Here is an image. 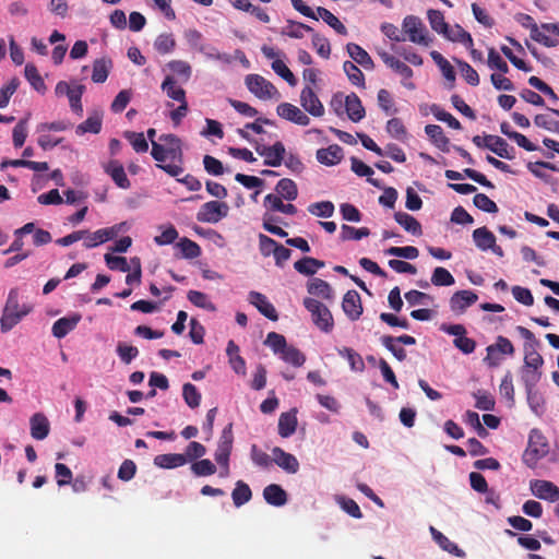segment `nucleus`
<instances>
[{
  "label": "nucleus",
  "mask_w": 559,
  "mask_h": 559,
  "mask_svg": "<svg viewBox=\"0 0 559 559\" xmlns=\"http://www.w3.org/2000/svg\"><path fill=\"white\" fill-rule=\"evenodd\" d=\"M444 176L449 180H462L465 176L485 188H495L493 183L489 181L485 175L472 168H465L462 173L448 169L445 170Z\"/></svg>",
  "instance_id": "a211bd4d"
},
{
  "label": "nucleus",
  "mask_w": 559,
  "mask_h": 559,
  "mask_svg": "<svg viewBox=\"0 0 559 559\" xmlns=\"http://www.w3.org/2000/svg\"><path fill=\"white\" fill-rule=\"evenodd\" d=\"M341 229L342 240H360L361 238L368 237L370 235V229L367 227L355 228L344 224L342 225Z\"/></svg>",
  "instance_id": "6e6d98bb"
},
{
  "label": "nucleus",
  "mask_w": 559,
  "mask_h": 559,
  "mask_svg": "<svg viewBox=\"0 0 559 559\" xmlns=\"http://www.w3.org/2000/svg\"><path fill=\"white\" fill-rule=\"evenodd\" d=\"M102 124H103L102 116L98 114H94V115L87 117V119L85 121H83L82 123H80L76 127V133L84 134V133L90 132V133L97 134L102 130Z\"/></svg>",
  "instance_id": "de8ad7c7"
},
{
  "label": "nucleus",
  "mask_w": 559,
  "mask_h": 559,
  "mask_svg": "<svg viewBox=\"0 0 559 559\" xmlns=\"http://www.w3.org/2000/svg\"><path fill=\"white\" fill-rule=\"evenodd\" d=\"M182 396L187 405L191 408H195L200 405L201 394L197 386L192 383H185L182 386Z\"/></svg>",
  "instance_id": "052dcab7"
},
{
  "label": "nucleus",
  "mask_w": 559,
  "mask_h": 559,
  "mask_svg": "<svg viewBox=\"0 0 559 559\" xmlns=\"http://www.w3.org/2000/svg\"><path fill=\"white\" fill-rule=\"evenodd\" d=\"M160 88L163 92L166 93V95L169 98L178 103H183L185 100H187L186 91L177 85L176 80L171 75H167L165 78L160 85Z\"/></svg>",
  "instance_id": "c9c22d12"
},
{
  "label": "nucleus",
  "mask_w": 559,
  "mask_h": 559,
  "mask_svg": "<svg viewBox=\"0 0 559 559\" xmlns=\"http://www.w3.org/2000/svg\"><path fill=\"white\" fill-rule=\"evenodd\" d=\"M540 378H542V371L539 369L524 368L523 374H522V380L525 385L528 401L532 400L533 389L539 382Z\"/></svg>",
  "instance_id": "a18cd8bd"
},
{
  "label": "nucleus",
  "mask_w": 559,
  "mask_h": 559,
  "mask_svg": "<svg viewBox=\"0 0 559 559\" xmlns=\"http://www.w3.org/2000/svg\"><path fill=\"white\" fill-rule=\"evenodd\" d=\"M276 195L287 201H294L298 197V188L294 180L289 178L281 179L275 186Z\"/></svg>",
  "instance_id": "a19ab883"
},
{
  "label": "nucleus",
  "mask_w": 559,
  "mask_h": 559,
  "mask_svg": "<svg viewBox=\"0 0 559 559\" xmlns=\"http://www.w3.org/2000/svg\"><path fill=\"white\" fill-rule=\"evenodd\" d=\"M191 471L195 476H211L216 473V466L209 459H203L192 463Z\"/></svg>",
  "instance_id": "0e129e2a"
},
{
  "label": "nucleus",
  "mask_w": 559,
  "mask_h": 559,
  "mask_svg": "<svg viewBox=\"0 0 559 559\" xmlns=\"http://www.w3.org/2000/svg\"><path fill=\"white\" fill-rule=\"evenodd\" d=\"M485 147H487L501 158H514V155L512 154L514 152V148L511 147L504 139L498 135H485Z\"/></svg>",
  "instance_id": "f3484780"
},
{
  "label": "nucleus",
  "mask_w": 559,
  "mask_h": 559,
  "mask_svg": "<svg viewBox=\"0 0 559 559\" xmlns=\"http://www.w3.org/2000/svg\"><path fill=\"white\" fill-rule=\"evenodd\" d=\"M473 240L478 249L487 251L495 246L496 236L487 227H479L473 231Z\"/></svg>",
  "instance_id": "e433bc0d"
},
{
  "label": "nucleus",
  "mask_w": 559,
  "mask_h": 559,
  "mask_svg": "<svg viewBox=\"0 0 559 559\" xmlns=\"http://www.w3.org/2000/svg\"><path fill=\"white\" fill-rule=\"evenodd\" d=\"M31 436L36 440H44L48 437L50 425L47 417L43 413H35L31 419Z\"/></svg>",
  "instance_id": "393cba45"
},
{
  "label": "nucleus",
  "mask_w": 559,
  "mask_h": 559,
  "mask_svg": "<svg viewBox=\"0 0 559 559\" xmlns=\"http://www.w3.org/2000/svg\"><path fill=\"white\" fill-rule=\"evenodd\" d=\"M425 132L430 141L442 152L448 153L450 151V140L445 136L442 128L438 124H427Z\"/></svg>",
  "instance_id": "cd10ccee"
},
{
  "label": "nucleus",
  "mask_w": 559,
  "mask_h": 559,
  "mask_svg": "<svg viewBox=\"0 0 559 559\" xmlns=\"http://www.w3.org/2000/svg\"><path fill=\"white\" fill-rule=\"evenodd\" d=\"M306 32L313 33V28L301 22L288 20L286 26L282 28L281 34L290 38H302Z\"/></svg>",
  "instance_id": "37998d69"
},
{
  "label": "nucleus",
  "mask_w": 559,
  "mask_h": 559,
  "mask_svg": "<svg viewBox=\"0 0 559 559\" xmlns=\"http://www.w3.org/2000/svg\"><path fill=\"white\" fill-rule=\"evenodd\" d=\"M478 299V296L472 290H459L453 294L450 299V307L452 311L463 312L469 306L475 304Z\"/></svg>",
  "instance_id": "aec40b11"
},
{
  "label": "nucleus",
  "mask_w": 559,
  "mask_h": 559,
  "mask_svg": "<svg viewBox=\"0 0 559 559\" xmlns=\"http://www.w3.org/2000/svg\"><path fill=\"white\" fill-rule=\"evenodd\" d=\"M272 69L277 75H280L282 79H284L290 86H295L297 84L296 76L282 60H280V59L273 60Z\"/></svg>",
  "instance_id": "774afa93"
},
{
  "label": "nucleus",
  "mask_w": 559,
  "mask_h": 559,
  "mask_svg": "<svg viewBox=\"0 0 559 559\" xmlns=\"http://www.w3.org/2000/svg\"><path fill=\"white\" fill-rule=\"evenodd\" d=\"M276 114L281 118L298 126L306 127L310 123V118L300 108L290 103H281L276 107Z\"/></svg>",
  "instance_id": "f8f14e48"
},
{
  "label": "nucleus",
  "mask_w": 559,
  "mask_h": 559,
  "mask_svg": "<svg viewBox=\"0 0 559 559\" xmlns=\"http://www.w3.org/2000/svg\"><path fill=\"white\" fill-rule=\"evenodd\" d=\"M549 453V444L547 438L538 429H532L528 435L527 447L522 455L523 463L535 468L538 462Z\"/></svg>",
  "instance_id": "7ed1b4c3"
},
{
  "label": "nucleus",
  "mask_w": 559,
  "mask_h": 559,
  "mask_svg": "<svg viewBox=\"0 0 559 559\" xmlns=\"http://www.w3.org/2000/svg\"><path fill=\"white\" fill-rule=\"evenodd\" d=\"M126 139L130 142L136 153H145L148 150V143L142 132H126Z\"/></svg>",
  "instance_id": "69168bd1"
},
{
  "label": "nucleus",
  "mask_w": 559,
  "mask_h": 559,
  "mask_svg": "<svg viewBox=\"0 0 559 559\" xmlns=\"http://www.w3.org/2000/svg\"><path fill=\"white\" fill-rule=\"evenodd\" d=\"M280 356L285 362L294 367H301L306 361L305 354L293 345H288Z\"/></svg>",
  "instance_id": "8fccbe9b"
},
{
  "label": "nucleus",
  "mask_w": 559,
  "mask_h": 559,
  "mask_svg": "<svg viewBox=\"0 0 559 559\" xmlns=\"http://www.w3.org/2000/svg\"><path fill=\"white\" fill-rule=\"evenodd\" d=\"M343 70L353 85L365 87V75L354 62L345 61L343 63Z\"/></svg>",
  "instance_id": "3c124183"
},
{
  "label": "nucleus",
  "mask_w": 559,
  "mask_h": 559,
  "mask_svg": "<svg viewBox=\"0 0 559 559\" xmlns=\"http://www.w3.org/2000/svg\"><path fill=\"white\" fill-rule=\"evenodd\" d=\"M316 157L319 163L326 166H334L343 159V148L337 144H332L325 148H319Z\"/></svg>",
  "instance_id": "4be33fe9"
},
{
  "label": "nucleus",
  "mask_w": 559,
  "mask_h": 559,
  "mask_svg": "<svg viewBox=\"0 0 559 559\" xmlns=\"http://www.w3.org/2000/svg\"><path fill=\"white\" fill-rule=\"evenodd\" d=\"M119 230H120V228L118 226L102 228L94 233H90L88 230H85V237L82 239L83 246L86 249L97 247L102 243H105L108 240H111L114 237L117 236Z\"/></svg>",
  "instance_id": "ddd939ff"
},
{
  "label": "nucleus",
  "mask_w": 559,
  "mask_h": 559,
  "mask_svg": "<svg viewBox=\"0 0 559 559\" xmlns=\"http://www.w3.org/2000/svg\"><path fill=\"white\" fill-rule=\"evenodd\" d=\"M342 308L348 319L352 321L358 320L362 314L360 295L354 289L348 290L343 297Z\"/></svg>",
  "instance_id": "2eb2a0df"
},
{
  "label": "nucleus",
  "mask_w": 559,
  "mask_h": 559,
  "mask_svg": "<svg viewBox=\"0 0 559 559\" xmlns=\"http://www.w3.org/2000/svg\"><path fill=\"white\" fill-rule=\"evenodd\" d=\"M246 85L260 99H271L280 96L276 87L259 74H248L246 76Z\"/></svg>",
  "instance_id": "0eeeda50"
},
{
  "label": "nucleus",
  "mask_w": 559,
  "mask_h": 559,
  "mask_svg": "<svg viewBox=\"0 0 559 559\" xmlns=\"http://www.w3.org/2000/svg\"><path fill=\"white\" fill-rule=\"evenodd\" d=\"M379 56L386 67L391 68L404 79H411L413 76V70L406 63L396 59L394 56L386 51H380Z\"/></svg>",
  "instance_id": "c85d7f7f"
},
{
  "label": "nucleus",
  "mask_w": 559,
  "mask_h": 559,
  "mask_svg": "<svg viewBox=\"0 0 559 559\" xmlns=\"http://www.w3.org/2000/svg\"><path fill=\"white\" fill-rule=\"evenodd\" d=\"M263 498L274 507H282L287 502L286 491L276 484H271L263 489Z\"/></svg>",
  "instance_id": "c756f323"
},
{
  "label": "nucleus",
  "mask_w": 559,
  "mask_h": 559,
  "mask_svg": "<svg viewBox=\"0 0 559 559\" xmlns=\"http://www.w3.org/2000/svg\"><path fill=\"white\" fill-rule=\"evenodd\" d=\"M176 47L173 34H160L154 41V48L162 55L171 52Z\"/></svg>",
  "instance_id": "13d9d810"
},
{
  "label": "nucleus",
  "mask_w": 559,
  "mask_h": 559,
  "mask_svg": "<svg viewBox=\"0 0 559 559\" xmlns=\"http://www.w3.org/2000/svg\"><path fill=\"white\" fill-rule=\"evenodd\" d=\"M427 17L429 21V24L431 28L439 33V34H445L448 31L449 24L444 21V15L439 10L430 9L427 12Z\"/></svg>",
  "instance_id": "603ef678"
},
{
  "label": "nucleus",
  "mask_w": 559,
  "mask_h": 559,
  "mask_svg": "<svg viewBox=\"0 0 559 559\" xmlns=\"http://www.w3.org/2000/svg\"><path fill=\"white\" fill-rule=\"evenodd\" d=\"M395 222L401 225L407 233H411L414 236H421L423 228L420 223L411 214L405 212H395L394 213Z\"/></svg>",
  "instance_id": "473e14b6"
},
{
  "label": "nucleus",
  "mask_w": 559,
  "mask_h": 559,
  "mask_svg": "<svg viewBox=\"0 0 559 559\" xmlns=\"http://www.w3.org/2000/svg\"><path fill=\"white\" fill-rule=\"evenodd\" d=\"M403 31L408 35V39L412 43L429 46L431 39L428 36V32L421 20L414 15H407L403 21Z\"/></svg>",
  "instance_id": "423d86ee"
},
{
  "label": "nucleus",
  "mask_w": 559,
  "mask_h": 559,
  "mask_svg": "<svg viewBox=\"0 0 559 559\" xmlns=\"http://www.w3.org/2000/svg\"><path fill=\"white\" fill-rule=\"evenodd\" d=\"M250 457L252 462L262 468H270L273 464V459L264 451L252 444L250 449Z\"/></svg>",
  "instance_id": "4d7b16f0"
},
{
  "label": "nucleus",
  "mask_w": 559,
  "mask_h": 559,
  "mask_svg": "<svg viewBox=\"0 0 559 559\" xmlns=\"http://www.w3.org/2000/svg\"><path fill=\"white\" fill-rule=\"evenodd\" d=\"M152 157L158 162L156 166L171 177H178L183 173V152L182 150H167L162 143L152 140Z\"/></svg>",
  "instance_id": "f257e3e1"
},
{
  "label": "nucleus",
  "mask_w": 559,
  "mask_h": 559,
  "mask_svg": "<svg viewBox=\"0 0 559 559\" xmlns=\"http://www.w3.org/2000/svg\"><path fill=\"white\" fill-rule=\"evenodd\" d=\"M33 310L31 305L19 302V289L12 288L9 292L8 299L0 319L1 332L7 333L12 330L25 316Z\"/></svg>",
  "instance_id": "f03ea898"
},
{
  "label": "nucleus",
  "mask_w": 559,
  "mask_h": 559,
  "mask_svg": "<svg viewBox=\"0 0 559 559\" xmlns=\"http://www.w3.org/2000/svg\"><path fill=\"white\" fill-rule=\"evenodd\" d=\"M252 498V491L247 483L243 480H238L235 484V488L231 491V499L234 506L236 508H240L241 506L249 502Z\"/></svg>",
  "instance_id": "4c0bfd02"
},
{
  "label": "nucleus",
  "mask_w": 559,
  "mask_h": 559,
  "mask_svg": "<svg viewBox=\"0 0 559 559\" xmlns=\"http://www.w3.org/2000/svg\"><path fill=\"white\" fill-rule=\"evenodd\" d=\"M533 495L550 502L559 501V487L549 480L534 479L530 483Z\"/></svg>",
  "instance_id": "9b49d317"
},
{
  "label": "nucleus",
  "mask_w": 559,
  "mask_h": 559,
  "mask_svg": "<svg viewBox=\"0 0 559 559\" xmlns=\"http://www.w3.org/2000/svg\"><path fill=\"white\" fill-rule=\"evenodd\" d=\"M188 300L198 308L205 309L211 312L216 311V306L209 299L207 295L199 290H189Z\"/></svg>",
  "instance_id": "49530a36"
},
{
  "label": "nucleus",
  "mask_w": 559,
  "mask_h": 559,
  "mask_svg": "<svg viewBox=\"0 0 559 559\" xmlns=\"http://www.w3.org/2000/svg\"><path fill=\"white\" fill-rule=\"evenodd\" d=\"M81 321V314L74 313L71 317H62L52 324V335L57 338H63L73 331Z\"/></svg>",
  "instance_id": "412c9836"
},
{
  "label": "nucleus",
  "mask_w": 559,
  "mask_h": 559,
  "mask_svg": "<svg viewBox=\"0 0 559 559\" xmlns=\"http://www.w3.org/2000/svg\"><path fill=\"white\" fill-rule=\"evenodd\" d=\"M273 463L289 474H296L299 471V462L295 455L285 452L282 448L272 449Z\"/></svg>",
  "instance_id": "dca6fc26"
},
{
  "label": "nucleus",
  "mask_w": 559,
  "mask_h": 559,
  "mask_svg": "<svg viewBox=\"0 0 559 559\" xmlns=\"http://www.w3.org/2000/svg\"><path fill=\"white\" fill-rule=\"evenodd\" d=\"M344 105L346 114L353 122H358L365 118V108L360 98L355 93H352L345 97Z\"/></svg>",
  "instance_id": "a878e982"
},
{
  "label": "nucleus",
  "mask_w": 559,
  "mask_h": 559,
  "mask_svg": "<svg viewBox=\"0 0 559 559\" xmlns=\"http://www.w3.org/2000/svg\"><path fill=\"white\" fill-rule=\"evenodd\" d=\"M112 68V61L110 58H99L93 62L92 81L94 83H104Z\"/></svg>",
  "instance_id": "f704fd0d"
},
{
  "label": "nucleus",
  "mask_w": 559,
  "mask_h": 559,
  "mask_svg": "<svg viewBox=\"0 0 559 559\" xmlns=\"http://www.w3.org/2000/svg\"><path fill=\"white\" fill-rule=\"evenodd\" d=\"M297 425V409L293 408L289 412L282 413L278 418V435L282 438L290 437L295 433Z\"/></svg>",
  "instance_id": "b1692460"
},
{
  "label": "nucleus",
  "mask_w": 559,
  "mask_h": 559,
  "mask_svg": "<svg viewBox=\"0 0 559 559\" xmlns=\"http://www.w3.org/2000/svg\"><path fill=\"white\" fill-rule=\"evenodd\" d=\"M430 56L433 59V61L438 64V67L440 68L443 76L448 81L454 83L455 72H454V69L451 66V63L440 52H438L436 50L431 51Z\"/></svg>",
  "instance_id": "864d4df0"
},
{
  "label": "nucleus",
  "mask_w": 559,
  "mask_h": 559,
  "mask_svg": "<svg viewBox=\"0 0 559 559\" xmlns=\"http://www.w3.org/2000/svg\"><path fill=\"white\" fill-rule=\"evenodd\" d=\"M318 20L322 19L329 26H331L337 34L347 35L346 26L328 9L317 8Z\"/></svg>",
  "instance_id": "79ce46f5"
},
{
  "label": "nucleus",
  "mask_w": 559,
  "mask_h": 559,
  "mask_svg": "<svg viewBox=\"0 0 559 559\" xmlns=\"http://www.w3.org/2000/svg\"><path fill=\"white\" fill-rule=\"evenodd\" d=\"M249 300L267 319L272 321H276L278 319L276 309L263 294L259 292H250Z\"/></svg>",
  "instance_id": "6ab92c4d"
},
{
  "label": "nucleus",
  "mask_w": 559,
  "mask_h": 559,
  "mask_svg": "<svg viewBox=\"0 0 559 559\" xmlns=\"http://www.w3.org/2000/svg\"><path fill=\"white\" fill-rule=\"evenodd\" d=\"M228 211L229 207L225 202L209 201L200 207L197 219L202 223L216 224L228 215Z\"/></svg>",
  "instance_id": "6e6552de"
},
{
  "label": "nucleus",
  "mask_w": 559,
  "mask_h": 559,
  "mask_svg": "<svg viewBox=\"0 0 559 559\" xmlns=\"http://www.w3.org/2000/svg\"><path fill=\"white\" fill-rule=\"evenodd\" d=\"M187 463V456L181 453L159 454L154 457V464L160 468H176Z\"/></svg>",
  "instance_id": "7c9ffc66"
},
{
  "label": "nucleus",
  "mask_w": 559,
  "mask_h": 559,
  "mask_svg": "<svg viewBox=\"0 0 559 559\" xmlns=\"http://www.w3.org/2000/svg\"><path fill=\"white\" fill-rule=\"evenodd\" d=\"M300 105L313 117H322L324 115V106L313 91V87L306 85L300 93Z\"/></svg>",
  "instance_id": "9d476101"
},
{
  "label": "nucleus",
  "mask_w": 559,
  "mask_h": 559,
  "mask_svg": "<svg viewBox=\"0 0 559 559\" xmlns=\"http://www.w3.org/2000/svg\"><path fill=\"white\" fill-rule=\"evenodd\" d=\"M397 340L394 336L391 335H384L381 337V344L393 354V356L400 360L403 361L406 359V350L401 347L396 346Z\"/></svg>",
  "instance_id": "680f3d73"
},
{
  "label": "nucleus",
  "mask_w": 559,
  "mask_h": 559,
  "mask_svg": "<svg viewBox=\"0 0 559 559\" xmlns=\"http://www.w3.org/2000/svg\"><path fill=\"white\" fill-rule=\"evenodd\" d=\"M430 533L433 540L445 551L453 554L457 557H463L464 551L453 542H451L445 535L439 532L433 526H430Z\"/></svg>",
  "instance_id": "58836bf2"
},
{
  "label": "nucleus",
  "mask_w": 559,
  "mask_h": 559,
  "mask_svg": "<svg viewBox=\"0 0 559 559\" xmlns=\"http://www.w3.org/2000/svg\"><path fill=\"white\" fill-rule=\"evenodd\" d=\"M176 247L180 250L181 257L185 259H195L201 255V248L191 239L183 237L177 243Z\"/></svg>",
  "instance_id": "c03bdc74"
},
{
  "label": "nucleus",
  "mask_w": 559,
  "mask_h": 559,
  "mask_svg": "<svg viewBox=\"0 0 559 559\" xmlns=\"http://www.w3.org/2000/svg\"><path fill=\"white\" fill-rule=\"evenodd\" d=\"M307 292L309 295L320 297L325 300L334 299V292L331 285L319 277H313L307 283Z\"/></svg>",
  "instance_id": "5701e85b"
},
{
  "label": "nucleus",
  "mask_w": 559,
  "mask_h": 559,
  "mask_svg": "<svg viewBox=\"0 0 559 559\" xmlns=\"http://www.w3.org/2000/svg\"><path fill=\"white\" fill-rule=\"evenodd\" d=\"M103 168L118 188L127 190L131 187V182L127 177L123 165L118 159H110L108 163L103 165Z\"/></svg>",
  "instance_id": "4468645a"
},
{
  "label": "nucleus",
  "mask_w": 559,
  "mask_h": 559,
  "mask_svg": "<svg viewBox=\"0 0 559 559\" xmlns=\"http://www.w3.org/2000/svg\"><path fill=\"white\" fill-rule=\"evenodd\" d=\"M24 74L26 80L34 87V90L41 93L46 91L45 82L34 63H27L25 66Z\"/></svg>",
  "instance_id": "09e8293b"
},
{
  "label": "nucleus",
  "mask_w": 559,
  "mask_h": 559,
  "mask_svg": "<svg viewBox=\"0 0 559 559\" xmlns=\"http://www.w3.org/2000/svg\"><path fill=\"white\" fill-rule=\"evenodd\" d=\"M431 112L437 120L445 122L450 128L454 130H460L462 128L461 122L440 106L432 105Z\"/></svg>",
  "instance_id": "5fc2aeb1"
},
{
  "label": "nucleus",
  "mask_w": 559,
  "mask_h": 559,
  "mask_svg": "<svg viewBox=\"0 0 559 559\" xmlns=\"http://www.w3.org/2000/svg\"><path fill=\"white\" fill-rule=\"evenodd\" d=\"M254 148L260 156L264 157L263 164L270 167L281 166L286 154L285 146L281 141H277L270 146L257 143Z\"/></svg>",
  "instance_id": "1a4fd4ad"
},
{
  "label": "nucleus",
  "mask_w": 559,
  "mask_h": 559,
  "mask_svg": "<svg viewBox=\"0 0 559 559\" xmlns=\"http://www.w3.org/2000/svg\"><path fill=\"white\" fill-rule=\"evenodd\" d=\"M304 307L310 312L312 323L322 332L330 333L334 329V319L330 309L318 299L306 297Z\"/></svg>",
  "instance_id": "20e7f679"
},
{
  "label": "nucleus",
  "mask_w": 559,
  "mask_h": 559,
  "mask_svg": "<svg viewBox=\"0 0 559 559\" xmlns=\"http://www.w3.org/2000/svg\"><path fill=\"white\" fill-rule=\"evenodd\" d=\"M337 353L341 357L345 358L352 371L354 372H362L366 368L364 359L360 354L354 350L350 347H342L337 349Z\"/></svg>",
  "instance_id": "ea45409f"
},
{
  "label": "nucleus",
  "mask_w": 559,
  "mask_h": 559,
  "mask_svg": "<svg viewBox=\"0 0 559 559\" xmlns=\"http://www.w3.org/2000/svg\"><path fill=\"white\" fill-rule=\"evenodd\" d=\"M519 334L525 340L524 343V368L540 369L544 359L538 353L540 342L535 337L534 333L524 326H516Z\"/></svg>",
  "instance_id": "39448f33"
},
{
  "label": "nucleus",
  "mask_w": 559,
  "mask_h": 559,
  "mask_svg": "<svg viewBox=\"0 0 559 559\" xmlns=\"http://www.w3.org/2000/svg\"><path fill=\"white\" fill-rule=\"evenodd\" d=\"M453 275L444 267L438 266L433 270L431 283L436 286H451L454 284Z\"/></svg>",
  "instance_id": "e2e57ef3"
},
{
  "label": "nucleus",
  "mask_w": 559,
  "mask_h": 559,
  "mask_svg": "<svg viewBox=\"0 0 559 559\" xmlns=\"http://www.w3.org/2000/svg\"><path fill=\"white\" fill-rule=\"evenodd\" d=\"M282 197H278L273 193H269L264 198V206L270 209L271 211L281 212L284 214L294 215L297 213V207L292 203H284Z\"/></svg>",
  "instance_id": "72a5a7b5"
},
{
  "label": "nucleus",
  "mask_w": 559,
  "mask_h": 559,
  "mask_svg": "<svg viewBox=\"0 0 559 559\" xmlns=\"http://www.w3.org/2000/svg\"><path fill=\"white\" fill-rule=\"evenodd\" d=\"M346 50L349 57L366 70H372L374 68L373 60L369 53L359 45L355 43H348L346 45Z\"/></svg>",
  "instance_id": "bb28decb"
},
{
  "label": "nucleus",
  "mask_w": 559,
  "mask_h": 559,
  "mask_svg": "<svg viewBox=\"0 0 559 559\" xmlns=\"http://www.w3.org/2000/svg\"><path fill=\"white\" fill-rule=\"evenodd\" d=\"M264 343L276 355H281L288 346L285 336L276 332H270Z\"/></svg>",
  "instance_id": "bf43d9fd"
},
{
  "label": "nucleus",
  "mask_w": 559,
  "mask_h": 559,
  "mask_svg": "<svg viewBox=\"0 0 559 559\" xmlns=\"http://www.w3.org/2000/svg\"><path fill=\"white\" fill-rule=\"evenodd\" d=\"M324 265V262L321 260L312 257H304L294 263V269L302 275L312 276Z\"/></svg>",
  "instance_id": "2f4dec72"
},
{
  "label": "nucleus",
  "mask_w": 559,
  "mask_h": 559,
  "mask_svg": "<svg viewBox=\"0 0 559 559\" xmlns=\"http://www.w3.org/2000/svg\"><path fill=\"white\" fill-rule=\"evenodd\" d=\"M308 211L319 217H331L334 213V204L331 201H321L308 206Z\"/></svg>",
  "instance_id": "338daca9"
}]
</instances>
